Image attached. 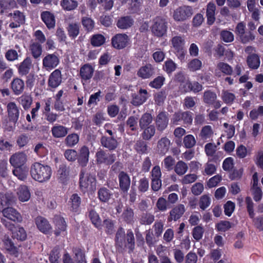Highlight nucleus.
<instances>
[{
  "label": "nucleus",
  "instance_id": "obj_1",
  "mask_svg": "<svg viewBox=\"0 0 263 263\" xmlns=\"http://www.w3.org/2000/svg\"><path fill=\"white\" fill-rule=\"evenodd\" d=\"M51 174L52 171L50 166L39 162L32 164L30 168L32 178L40 182L48 181L51 178Z\"/></svg>",
  "mask_w": 263,
  "mask_h": 263
},
{
  "label": "nucleus",
  "instance_id": "obj_2",
  "mask_svg": "<svg viewBox=\"0 0 263 263\" xmlns=\"http://www.w3.org/2000/svg\"><path fill=\"white\" fill-rule=\"evenodd\" d=\"M80 186L83 192H93L96 189V179L94 175L83 170L80 176Z\"/></svg>",
  "mask_w": 263,
  "mask_h": 263
},
{
  "label": "nucleus",
  "instance_id": "obj_3",
  "mask_svg": "<svg viewBox=\"0 0 263 263\" xmlns=\"http://www.w3.org/2000/svg\"><path fill=\"white\" fill-rule=\"evenodd\" d=\"M192 14V9L190 7L183 6L176 9L173 16L176 21L182 22L190 17Z\"/></svg>",
  "mask_w": 263,
  "mask_h": 263
},
{
  "label": "nucleus",
  "instance_id": "obj_4",
  "mask_svg": "<svg viewBox=\"0 0 263 263\" xmlns=\"http://www.w3.org/2000/svg\"><path fill=\"white\" fill-rule=\"evenodd\" d=\"M166 31L167 26L165 21L160 17L156 18L152 27L153 34L158 37H161L166 33Z\"/></svg>",
  "mask_w": 263,
  "mask_h": 263
},
{
  "label": "nucleus",
  "instance_id": "obj_5",
  "mask_svg": "<svg viewBox=\"0 0 263 263\" xmlns=\"http://www.w3.org/2000/svg\"><path fill=\"white\" fill-rule=\"evenodd\" d=\"M129 38L125 33H118L111 39L112 47L117 49H122L126 47L129 43Z\"/></svg>",
  "mask_w": 263,
  "mask_h": 263
},
{
  "label": "nucleus",
  "instance_id": "obj_6",
  "mask_svg": "<svg viewBox=\"0 0 263 263\" xmlns=\"http://www.w3.org/2000/svg\"><path fill=\"white\" fill-rule=\"evenodd\" d=\"M2 221L7 228L12 231V237L21 240H24L26 238L27 234L24 228L19 227L16 229L14 224L4 219H3Z\"/></svg>",
  "mask_w": 263,
  "mask_h": 263
},
{
  "label": "nucleus",
  "instance_id": "obj_7",
  "mask_svg": "<svg viewBox=\"0 0 263 263\" xmlns=\"http://www.w3.org/2000/svg\"><path fill=\"white\" fill-rule=\"evenodd\" d=\"M60 59L54 53L48 54L43 59V67L47 71H51L59 65Z\"/></svg>",
  "mask_w": 263,
  "mask_h": 263
},
{
  "label": "nucleus",
  "instance_id": "obj_8",
  "mask_svg": "<svg viewBox=\"0 0 263 263\" xmlns=\"http://www.w3.org/2000/svg\"><path fill=\"white\" fill-rule=\"evenodd\" d=\"M3 214L5 218L15 222H20L22 217L20 213L12 207H8L2 210Z\"/></svg>",
  "mask_w": 263,
  "mask_h": 263
},
{
  "label": "nucleus",
  "instance_id": "obj_9",
  "mask_svg": "<svg viewBox=\"0 0 263 263\" xmlns=\"http://www.w3.org/2000/svg\"><path fill=\"white\" fill-rule=\"evenodd\" d=\"M9 16L11 17L12 21L9 24V27L11 28H17L25 22V15L20 11H14L13 13H10Z\"/></svg>",
  "mask_w": 263,
  "mask_h": 263
},
{
  "label": "nucleus",
  "instance_id": "obj_10",
  "mask_svg": "<svg viewBox=\"0 0 263 263\" xmlns=\"http://www.w3.org/2000/svg\"><path fill=\"white\" fill-rule=\"evenodd\" d=\"M34 222L38 230L43 233L47 234L52 229L48 220L43 217H37L35 219Z\"/></svg>",
  "mask_w": 263,
  "mask_h": 263
},
{
  "label": "nucleus",
  "instance_id": "obj_11",
  "mask_svg": "<svg viewBox=\"0 0 263 263\" xmlns=\"http://www.w3.org/2000/svg\"><path fill=\"white\" fill-rule=\"evenodd\" d=\"M96 158L98 163L109 165L115 161L116 156L115 155L106 154L102 151H100L96 153Z\"/></svg>",
  "mask_w": 263,
  "mask_h": 263
},
{
  "label": "nucleus",
  "instance_id": "obj_12",
  "mask_svg": "<svg viewBox=\"0 0 263 263\" xmlns=\"http://www.w3.org/2000/svg\"><path fill=\"white\" fill-rule=\"evenodd\" d=\"M73 252L77 263H87L84 254L81 249H75ZM63 261L64 263H73L70 256L67 253L64 255Z\"/></svg>",
  "mask_w": 263,
  "mask_h": 263
},
{
  "label": "nucleus",
  "instance_id": "obj_13",
  "mask_svg": "<svg viewBox=\"0 0 263 263\" xmlns=\"http://www.w3.org/2000/svg\"><path fill=\"white\" fill-rule=\"evenodd\" d=\"M89 150L86 146H83L79 149L77 160L78 163L82 166H86L89 160Z\"/></svg>",
  "mask_w": 263,
  "mask_h": 263
},
{
  "label": "nucleus",
  "instance_id": "obj_14",
  "mask_svg": "<svg viewBox=\"0 0 263 263\" xmlns=\"http://www.w3.org/2000/svg\"><path fill=\"white\" fill-rule=\"evenodd\" d=\"M27 161V156L23 153H17L10 158V163L15 168L21 167Z\"/></svg>",
  "mask_w": 263,
  "mask_h": 263
},
{
  "label": "nucleus",
  "instance_id": "obj_15",
  "mask_svg": "<svg viewBox=\"0 0 263 263\" xmlns=\"http://www.w3.org/2000/svg\"><path fill=\"white\" fill-rule=\"evenodd\" d=\"M62 82V74L61 71L57 69L54 70L49 76L48 79V85L52 88H56Z\"/></svg>",
  "mask_w": 263,
  "mask_h": 263
},
{
  "label": "nucleus",
  "instance_id": "obj_16",
  "mask_svg": "<svg viewBox=\"0 0 263 263\" xmlns=\"http://www.w3.org/2000/svg\"><path fill=\"white\" fill-rule=\"evenodd\" d=\"M154 73L153 66L151 64H148L139 69L137 71V76L143 79H147L153 76Z\"/></svg>",
  "mask_w": 263,
  "mask_h": 263
},
{
  "label": "nucleus",
  "instance_id": "obj_17",
  "mask_svg": "<svg viewBox=\"0 0 263 263\" xmlns=\"http://www.w3.org/2000/svg\"><path fill=\"white\" fill-rule=\"evenodd\" d=\"M7 107L9 118L15 123L20 116V110L18 107L15 103L10 102L8 104Z\"/></svg>",
  "mask_w": 263,
  "mask_h": 263
},
{
  "label": "nucleus",
  "instance_id": "obj_18",
  "mask_svg": "<svg viewBox=\"0 0 263 263\" xmlns=\"http://www.w3.org/2000/svg\"><path fill=\"white\" fill-rule=\"evenodd\" d=\"M148 98V93L146 89H140L137 95L133 96L132 103L139 106L144 103Z\"/></svg>",
  "mask_w": 263,
  "mask_h": 263
},
{
  "label": "nucleus",
  "instance_id": "obj_19",
  "mask_svg": "<svg viewBox=\"0 0 263 263\" xmlns=\"http://www.w3.org/2000/svg\"><path fill=\"white\" fill-rule=\"evenodd\" d=\"M54 221L55 224L54 234L55 235H65L66 225L64 219L61 217H57L55 218Z\"/></svg>",
  "mask_w": 263,
  "mask_h": 263
},
{
  "label": "nucleus",
  "instance_id": "obj_20",
  "mask_svg": "<svg viewBox=\"0 0 263 263\" xmlns=\"http://www.w3.org/2000/svg\"><path fill=\"white\" fill-rule=\"evenodd\" d=\"M41 18L48 29L55 26V17L53 14L49 11H44L41 14Z\"/></svg>",
  "mask_w": 263,
  "mask_h": 263
},
{
  "label": "nucleus",
  "instance_id": "obj_21",
  "mask_svg": "<svg viewBox=\"0 0 263 263\" xmlns=\"http://www.w3.org/2000/svg\"><path fill=\"white\" fill-rule=\"evenodd\" d=\"M119 185L121 190L127 192L129 188L130 179L129 176L124 172H121L119 174Z\"/></svg>",
  "mask_w": 263,
  "mask_h": 263
},
{
  "label": "nucleus",
  "instance_id": "obj_22",
  "mask_svg": "<svg viewBox=\"0 0 263 263\" xmlns=\"http://www.w3.org/2000/svg\"><path fill=\"white\" fill-rule=\"evenodd\" d=\"M184 211V206L183 204L178 205L170 211L168 220H177L181 217Z\"/></svg>",
  "mask_w": 263,
  "mask_h": 263
},
{
  "label": "nucleus",
  "instance_id": "obj_23",
  "mask_svg": "<svg viewBox=\"0 0 263 263\" xmlns=\"http://www.w3.org/2000/svg\"><path fill=\"white\" fill-rule=\"evenodd\" d=\"M51 131L54 138H61L64 137L68 134V129L63 125H56L52 127Z\"/></svg>",
  "mask_w": 263,
  "mask_h": 263
},
{
  "label": "nucleus",
  "instance_id": "obj_24",
  "mask_svg": "<svg viewBox=\"0 0 263 263\" xmlns=\"http://www.w3.org/2000/svg\"><path fill=\"white\" fill-rule=\"evenodd\" d=\"M220 72L226 75H231L232 73L233 69L229 64L223 62H220L217 64L215 69L216 75L220 77Z\"/></svg>",
  "mask_w": 263,
  "mask_h": 263
},
{
  "label": "nucleus",
  "instance_id": "obj_25",
  "mask_svg": "<svg viewBox=\"0 0 263 263\" xmlns=\"http://www.w3.org/2000/svg\"><path fill=\"white\" fill-rule=\"evenodd\" d=\"M102 145L109 150L115 149L118 146V142L112 137L103 136L101 140Z\"/></svg>",
  "mask_w": 263,
  "mask_h": 263
},
{
  "label": "nucleus",
  "instance_id": "obj_26",
  "mask_svg": "<svg viewBox=\"0 0 263 263\" xmlns=\"http://www.w3.org/2000/svg\"><path fill=\"white\" fill-rule=\"evenodd\" d=\"M168 119L166 113H160L156 120V125L159 130H163L167 126Z\"/></svg>",
  "mask_w": 263,
  "mask_h": 263
},
{
  "label": "nucleus",
  "instance_id": "obj_27",
  "mask_svg": "<svg viewBox=\"0 0 263 263\" xmlns=\"http://www.w3.org/2000/svg\"><path fill=\"white\" fill-rule=\"evenodd\" d=\"M172 47L176 52L180 51L183 49L185 44L184 39L181 36H175L171 40Z\"/></svg>",
  "mask_w": 263,
  "mask_h": 263
},
{
  "label": "nucleus",
  "instance_id": "obj_28",
  "mask_svg": "<svg viewBox=\"0 0 263 263\" xmlns=\"http://www.w3.org/2000/svg\"><path fill=\"white\" fill-rule=\"evenodd\" d=\"M18 199L22 202L29 200L30 198V193L28 187L25 185L20 186L17 191Z\"/></svg>",
  "mask_w": 263,
  "mask_h": 263
},
{
  "label": "nucleus",
  "instance_id": "obj_29",
  "mask_svg": "<svg viewBox=\"0 0 263 263\" xmlns=\"http://www.w3.org/2000/svg\"><path fill=\"white\" fill-rule=\"evenodd\" d=\"M81 202L80 197L77 194H72L68 201V204L70 210L73 212H77L78 210Z\"/></svg>",
  "mask_w": 263,
  "mask_h": 263
},
{
  "label": "nucleus",
  "instance_id": "obj_30",
  "mask_svg": "<svg viewBox=\"0 0 263 263\" xmlns=\"http://www.w3.org/2000/svg\"><path fill=\"white\" fill-rule=\"evenodd\" d=\"M14 201V197L10 193L0 194V211L7 205L11 204Z\"/></svg>",
  "mask_w": 263,
  "mask_h": 263
},
{
  "label": "nucleus",
  "instance_id": "obj_31",
  "mask_svg": "<svg viewBox=\"0 0 263 263\" xmlns=\"http://www.w3.org/2000/svg\"><path fill=\"white\" fill-rule=\"evenodd\" d=\"M215 10L216 6L213 3H209L208 4L206 8V16L208 23L209 25L213 24L215 22Z\"/></svg>",
  "mask_w": 263,
  "mask_h": 263
},
{
  "label": "nucleus",
  "instance_id": "obj_32",
  "mask_svg": "<svg viewBox=\"0 0 263 263\" xmlns=\"http://www.w3.org/2000/svg\"><path fill=\"white\" fill-rule=\"evenodd\" d=\"M93 69L89 64H85L80 69V75L83 80H87L90 79L93 74Z\"/></svg>",
  "mask_w": 263,
  "mask_h": 263
},
{
  "label": "nucleus",
  "instance_id": "obj_33",
  "mask_svg": "<svg viewBox=\"0 0 263 263\" xmlns=\"http://www.w3.org/2000/svg\"><path fill=\"white\" fill-rule=\"evenodd\" d=\"M11 88L15 95H20L24 90V83L20 79H14L11 82Z\"/></svg>",
  "mask_w": 263,
  "mask_h": 263
},
{
  "label": "nucleus",
  "instance_id": "obj_34",
  "mask_svg": "<svg viewBox=\"0 0 263 263\" xmlns=\"http://www.w3.org/2000/svg\"><path fill=\"white\" fill-rule=\"evenodd\" d=\"M90 40L93 47H100L105 44L106 38L102 34L96 33L91 36Z\"/></svg>",
  "mask_w": 263,
  "mask_h": 263
},
{
  "label": "nucleus",
  "instance_id": "obj_35",
  "mask_svg": "<svg viewBox=\"0 0 263 263\" xmlns=\"http://www.w3.org/2000/svg\"><path fill=\"white\" fill-rule=\"evenodd\" d=\"M69 175V168L66 165L62 164L60 166L57 172V177L62 182H64L68 178Z\"/></svg>",
  "mask_w": 263,
  "mask_h": 263
},
{
  "label": "nucleus",
  "instance_id": "obj_36",
  "mask_svg": "<svg viewBox=\"0 0 263 263\" xmlns=\"http://www.w3.org/2000/svg\"><path fill=\"white\" fill-rule=\"evenodd\" d=\"M32 61L29 58H26L20 65L18 67V72L21 75H26L29 73L31 66Z\"/></svg>",
  "mask_w": 263,
  "mask_h": 263
},
{
  "label": "nucleus",
  "instance_id": "obj_37",
  "mask_svg": "<svg viewBox=\"0 0 263 263\" xmlns=\"http://www.w3.org/2000/svg\"><path fill=\"white\" fill-rule=\"evenodd\" d=\"M81 23L85 30L88 32L92 31L95 27V22L89 17H82Z\"/></svg>",
  "mask_w": 263,
  "mask_h": 263
},
{
  "label": "nucleus",
  "instance_id": "obj_38",
  "mask_svg": "<svg viewBox=\"0 0 263 263\" xmlns=\"http://www.w3.org/2000/svg\"><path fill=\"white\" fill-rule=\"evenodd\" d=\"M247 63L250 68L257 69L260 65L259 58L256 54H250L247 58Z\"/></svg>",
  "mask_w": 263,
  "mask_h": 263
},
{
  "label": "nucleus",
  "instance_id": "obj_39",
  "mask_svg": "<svg viewBox=\"0 0 263 263\" xmlns=\"http://www.w3.org/2000/svg\"><path fill=\"white\" fill-rule=\"evenodd\" d=\"M98 195L100 201L105 202L109 200L112 194L109 190L103 187L99 190Z\"/></svg>",
  "mask_w": 263,
  "mask_h": 263
},
{
  "label": "nucleus",
  "instance_id": "obj_40",
  "mask_svg": "<svg viewBox=\"0 0 263 263\" xmlns=\"http://www.w3.org/2000/svg\"><path fill=\"white\" fill-rule=\"evenodd\" d=\"M143 130L141 134L144 140H148L152 138L155 134L156 129L154 125H149L145 128H141Z\"/></svg>",
  "mask_w": 263,
  "mask_h": 263
},
{
  "label": "nucleus",
  "instance_id": "obj_41",
  "mask_svg": "<svg viewBox=\"0 0 263 263\" xmlns=\"http://www.w3.org/2000/svg\"><path fill=\"white\" fill-rule=\"evenodd\" d=\"M133 19L130 17H123L118 21L117 26L120 29H127L133 24Z\"/></svg>",
  "mask_w": 263,
  "mask_h": 263
},
{
  "label": "nucleus",
  "instance_id": "obj_42",
  "mask_svg": "<svg viewBox=\"0 0 263 263\" xmlns=\"http://www.w3.org/2000/svg\"><path fill=\"white\" fill-rule=\"evenodd\" d=\"M67 31L70 37L76 38L80 32V26L78 24L76 23H71L68 25L67 27Z\"/></svg>",
  "mask_w": 263,
  "mask_h": 263
},
{
  "label": "nucleus",
  "instance_id": "obj_43",
  "mask_svg": "<svg viewBox=\"0 0 263 263\" xmlns=\"http://www.w3.org/2000/svg\"><path fill=\"white\" fill-rule=\"evenodd\" d=\"M16 3L14 0H0V11L1 13H4L5 11L14 8Z\"/></svg>",
  "mask_w": 263,
  "mask_h": 263
},
{
  "label": "nucleus",
  "instance_id": "obj_44",
  "mask_svg": "<svg viewBox=\"0 0 263 263\" xmlns=\"http://www.w3.org/2000/svg\"><path fill=\"white\" fill-rule=\"evenodd\" d=\"M153 122V117L149 114L146 113L142 115L139 120V126L141 128H145Z\"/></svg>",
  "mask_w": 263,
  "mask_h": 263
},
{
  "label": "nucleus",
  "instance_id": "obj_45",
  "mask_svg": "<svg viewBox=\"0 0 263 263\" xmlns=\"http://www.w3.org/2000/svg\"><path fill=\"white\" fill-rule=\"evenodd\" d=\"M5 248L8 251L10 254L17 256L18 251L13 245L11 240L8 237H5L3 240Z\"/></svg>",
  "mask_w": 263,
  "mask_h": 263
},
{
  "label": "nucleus",
  "instance_id": "obj_46",
  "mask_svg": "<svg viewBox=\"0 0 263 263\" xmlns=\"http://www.w3.org/2000/svg\"><path fill=\"white\" fill-rule=\"evenodd\" d=\"M221 98L223 101L227 104H232L235 100V95L226 90L222 91Z\"/></svg>",
  "mask_w": 263,
  "mask_h": 263
},
{
  "label": "nucleus",
  "instance_id": "obj_47",
  "mask_svg": "<svg viewBox=\"0 0 263 263\" xmlns=\"http://www.w3.org/2000/svg\"><path fill=\"white\" fill-rule=\"evenodd\" d=\"M61 6L63 9L70 11L74 9L78 6V3L74 0H62Z\"/></svg>",
  "mask_w": 263,
  "mask_h": 263
},
{
  "label": "nucleus",
  "instance_id": "obj_48",
  "mask_svg": "<svg viewBox=\"0 0 263 263\" xmlns=\"http://www.w3.org/2000/svg\"><path fill=\"white\" fill-rule=\"evenodd\" d=\"M188 170V166L186 163L182 161H179L175 166V172L178 175H184Z\"/></svg>",
  "mask_w": 263,
  "mask_h": 263
},
{
  "label": "nucleus",
  "instance_id": "obj_49",
  "mask_svg": "<svg viewBox=\"0 0 263 263\" xmlns=\"http://www.w3.org/2000/svg\"><path fill=\"white\" fill-rule=\"evenodd\" d=\"M79 141V137L76 134H71L68 135L65 139V142L67 146L73 147Z\"/></svg>",
  "mask_w": 263,
  "mask_h": 263
},
{
  "label": "nucleus",
  "instance_id": "obj_50",
  "mask_svg": "<svg viewBox=\"0 0 263 263\" xmlns=\"http://www.w3.org/2000/svg\"><path fill=\"white\" fill-rule=\"evenodd\" d=\"M170 145V141L167 138H162L158 142V147L160 152L164 154L166 152Z\"/></svg>",
  "mask_w": 263,
  "mask_h": 263
},
{
  "label": "nucleus",
  "instance_id": "obj_51",
  "mask_svg": "<svg viewBox=\"0 0 263 263\" xmlns=\"http://www.w3.org/2000/svg\"><path fill=\"white\" fill-rule=\"evenodd\" d=\"M30 50L32 56L35 59H37L39 58L42 54V46L39 43H33L30 45Z\"/></svg>",
  "mask_w": 263,
  "mask_h": 263
},
{
  "label": "nucleus",
  "instance_id": "obj_52",
  "mask_svg": "<svg viewBox=\"0 0 263 263\" xmlns=\"http://www.w3.org/2000/svg\"><path fill=\"white\" fill-rule=\"evenodd\" d=\"M236 155L239 158H243L251 154V149H247L243 145H240L236 148Z\"/></svg>",
  "mask_w": 263,
  "mask_h": 263
},
{
  "label": "nucleus",
  "instance_id": "obj_53",
  "mask_svg": "<svg viewBox=\"0 0 263 263\" xmlns=\"http://www.w3.org/2000/svg\"><path fill=\"white\" fill-rule=\"evenodd\" d=\"M202 66L201 61L198 59H194L187 63V68L190 71L199 70Z\"/></svg>",
  "mask_w": 263,
  "mask_h": 263
},
{
  "label": "nucleus",
  "instance_id": "obj_54",
  "mask_svg": "<svg viewBox=\"0 0 263 263\" xmlns=\"http://www.w3.org/2000/svg\"><path fill=\"white\" fill-rule=\"evenodd\" d=\"M19 103L25 109H28L32 102V98L27 95H23L18 99Z\"/></svg>",
  "mask_w": 263,
  "mask_h": 263
},
{
  "label": "nucleus",
  "instance_id": "obj_55",
  "mask_svg": "<svg viewBox=\"0 0 263 263\" xmlns=\"http://www.w3.org/2000/svg\"><path fill=\"white\" fill-rule=\"evenodd\" d=\"M125 234L124 230L120 228L116 234V240L117 245L122 247L125 243Z\"/></svg>",
  "mask_w": 263,
  "mask_h": 263
},
{
  "label": "nucleus",
  "instance_id": "obj_56",
  "mask_svg": "<svg viewBox=\"0 0 263 263\" xmlns=\"http://www.w3.org/2000/svg\"><path fill=\"white\" fill-rule=\"evenodd\" d=\"M211 202V199L208 195H203L201 196L199 202L200 208L204 210L209 207Z\"/></svg>",
  "mask_w": 263,
  "mask_h": 263
},
{
  "label": "nucleus",
  "instance_id": "obj_57",
  "mask_svg": "<svg viewBox=\"0 0 263 263\" xmlns=\"http://www.w3.org/2000/svg\"><path fill=\"white\" fill-rule=\"evenodd\" d=\"M134 234L132 231H128L126 235V238L125 240V243L123 246H125L130 250H132L134 247Z\"/></svg>",
  "mask_w": 263,
  "mask_h": 263
},
{
  "label": "nucleus",
  "instance_id": "obj_58",
  "mask_svg": "<svg viewBox=\"0 0 263 263\" xmlns=\"http://www.w3.org/2000/svg\"><path fill=\"white\" fill-rule=\"evenodd\" d=\"M13 173L18 179L24 180L27 177L28 171L21 167H17L13 171Z\"/></svg>",
  "mask_w": 263,
  "mask_h": 263
},
{
  "label": "nucleus",
  "instance_id": "obj_59",
  "mask_svg": "<svg viewBox=\"0 0 263 263\" xmlns=\"http://www.w3.org/2000/svg\"><path fill=\"white\" fill-rule=\"evenodd\" d=\"M195 137L192 135H188L184 137L183 144L186 148L193 147L196 144Z\"/></svg>",
  "mask_w": 263,
  "mask_h": 263
},
{
  "label": "nucleus",
  "instance_id": "obj_60",
  "mask_svg": "<svg viewBox=\"0 0 263 263\" xmlns=\"http://www.w3.org/2000/svg\"><path fill=\"white\" fill-rule=\"evenodd\" d=\"M5 58L9 62L17 60L18 59V52L14 49H9L5 53Z\"/></svg>",
  "mask_w": 263,
  "mask_h": 263
},
{
  "label": "nucleus",
  "instance_id": "obj_61",
  "mask_svg": "<svg viewBox=\"0 0 263 263\" xmlns=\"http://www.w3.org/2000/svg\"><path fill=\"white\" fill-rule=\"evenodd\" d=\"M122 219L126 222H131L134 219V212L132 209L127 208L122 215Z\"/></svg>",
  "mask_w": 263,
  "mask_h": 263
},
{
  "label": "nucleus",
  "instance_id": "obj_62",
  "mask_svg": "<svg viewBox=\"0 0 263 263\" xmlns=\"http://www.w3.org/2000/svg\"><path fill=\"white\" fill-rule=\"evenodd\" d=\"M165 78L162 76H158L149 84V86L152 88L158 89L163 84Z\"/></svg>",
  "mask_w": 263,
  "mask_h": 263
},
{
  "label": "nucleus",
  "instance_id": "obj_63",
  "mask_svg": "<svg viewBox=\"0 0 263 263\" xmlns=\"http://www.w3.org/2000/svg\"><path fill=\"white\" fill-rule=\"evenodd\" d=\"M64 156L68 161L73 162L77 159L78 153L74 149H67L64 153Z\"/></svg>",
  "mask_w": 263,
  "mask_h": 263
},
{
  "label": "nucleus",
  "instance_id": "obj_64",
  "mask_svg": "<svg viewBox=\"0 0 263 263\" xmlns=\"http://www.w3.org/2000/svg\"><path fill=\"white\" fill-rule=\"evenodd\" d=\"M89 216L92 223L97 227L99 228L101 226V220L98 214L94 211H90Z\"/></svg>",
  "mask_w": 263,
  "mask_h": 263
}]
</instances>
